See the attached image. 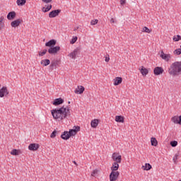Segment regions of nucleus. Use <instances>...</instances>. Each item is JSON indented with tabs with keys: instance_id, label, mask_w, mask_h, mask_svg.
I'll return each instance as SVG.
<instances>
[{
	"instance_id": "nucleus-1",
	"label": "nucleus",
	"mask_w": 181,
	"mask_h": 181,
	"mask_svg": "<svg viewBox=\"0 0 181 181\" xmlns=\"http://www.w3.org/2000/svg\"><path fill=\"white\" fill-rule=\"evenodd\" d=\"M51 112L54 119H57V121H62L67 118L68 115H70V108L62 107L59 109L52 110Z\"/></svg>"
},
{
	"instance_id": "nucleus-2",
	"label": "nucleus",
	"mask_w": 181,
	"mask_h": 181,
	"mask_svg": "<svg viewBox=\"0 0 181 181\" xmlns=\"http://www.w3.org/2000/svg\"><path fill=\"white\" fill-rule=\"evenodd\" d=\"M170 76H179L181 74V62L173 63L168 70Z\"/></svg>"
},
{
	"instance_id": "nucleus-3",
	"label": "nucleus",
	"mask_w": 181,
	"mask_h": 181,
	"mask_svg": "<svg viewBox=\"0 0 181 181\" xmlns=\"http://www.w3.org/2000/svg\"><path fill=\"white\" fill-rule=\"evenodd\" d=\"M80 131V127L75 126L74 129H70L69 132H64L61 135V138L64 141H67L70 138V136H74L76 134Z\"/></svg>"
},
{
	"instance_id": "nucleus-4",
	"label": "nucleus",
	"mask_w": 181,
	"mask_h": 181,
	"mask_svg": "<svg viewBox=\"0 0 181 181\" xmlns=\"http://www.w3.org/2000/svg\"><path fill=\"white\" fill-rule=\"evenodd\" d=\"M9 95V90L6 86H3L0 89V98H4V97H8Z\"/></svg>"
},
{
	"instance_id": "nucleus-5",
	"label": "nucleus",
	"mask_w": 181,
	"mask_h": 181,
	"mask_svg": "<svg viewBox=\"0 0 181 181\" xmlns=\"http://www.w3.org/2000/svg\"><path fill=\"white\" fill-rule=\"evenodd\" d=\"M112 158L115 163H121V161L122 160V156L118 153H114L112 156Z\"/></svg>"
},
{
	"instance_id": "nucleus-6",
	"label": "nucleus",
	"mask_w": 181,
	"mask_h": 181,
	"mask_svg": "<svg viewBox=\"0 0 181 181\" xmlns=\"http://www.w3.org/2000/svg\"><path fill=\"white\" fill-rule=\"evenodd\" d=\"M118 176H119V172L118 171H112L110 175V180L115 181L118 179Z\"/></svg>"
},
{
	"instance_id": "nucleus-7",
	"label": "nucleus",
	"mask_w": 181,
	"mask_h": 181,
	"mask_svg": "<svg viewBox=\"0 0 181 181\" xmlns=\"http://www.w3.org/2000/svg\"><path fill=\"white\" fill-rule=\"evenodd\" d=\"M59 50H60V47L59 46L51 47L48 49V53H49V54H56V53H57V52H59Z\"/></svg>"
},
{
	"instance_id": "nucleus-8",
	"label": "nucleus",
	"mask_w": 181,
	"mask_h": 181,
	"mask_svg": "<svg viewBox=\"0 0 181 181\" xmlns=\"http://www.w3.org/2000/svg\"><path fill=\"white\" fill-rule=\"evenodd\" d=\"M62 12V10L60 9H57V10H53L49 13V18H56V16H59V14Z\"/></svg>"
},
{
	"instance_id": "nucleus-9",
	"label": "nucleus",
	"mask_w": 181,
	"mask_h": 181,
	"mask_svg": "<svg viewBox=\"0 0 181 181\" xmlns=\"http://www.w3.org/2000/svg\"><path fill=\"white\" fill-rule=\"evenodd\" d=\"M160 57H161V59H163L165 62H169L171 59L170 54H165L163 53V51L161 52Z\"/></svg>"
},
{
	"instance_id": "nucleus-10",
	"label": "nucleus",
	"mask_w": 181,
	"mask_h": 181,
	"mask_svg": "<svg viewBox=\"0 0 181 181\" xmlns=\"http://www.w3.org/2000/svg\"><path fill=\"white\" fill-rule=\"evenodd\" d=\"M163 71H164L163 68L160 66H156L153 70V73L155 76H159L162 74Z\"/></svg>"
},
{
	"instance_id": "nucleus-11",
	"label": "nucleus",
	"mask_w": 181,
	"mask_h": 181,
	"mask_svg": "<svg viewBox=\"0 0 181 181\" xmlns=\"http://www.w3.org/2000/svg\"><path fill=\"white\" fill-rule=\"evenodd\" d=\"M78 54H80V51L78 50V49H75L72 52L69 54V57L75 59L76 57L78 56Z\"/></svg>"
},
{
	"instance_id": "nucleus-12",
	"label": "nucleus",
	"mask_w": 181,
	"mask_h": 181,
	"mask_svg": "<svg viewBox=\"0 0 181 181\" xmlns=\"http://www.w3.org/2000/svg\"><path fill=\"white\" fill-rule=\"evenodd\" d=\"M171 121L174 122V124H179L181 125V115L180 117L174 116L172 117Z\"/></svg>"
},
{
	"instance_id": "nucleus-13",
	"label": "nucleus",
	"mask_w": 181,
	"mask_h": 181,
	"mask_svg": "<svg viewBox=\"0 0 181 181\" xmlns=\"http://www.w3.org/2000/svg\"><path fill=\"white\" fill-rule=\"evenodd\" d=\"M29 151H37L39 149V144H30L28 146Z\"/></svg>"
},
{
	"instance_id": "nucleus-14",
	"label": "nucleus",
	"mask_w": 181,
	"mask_h": 181,
	"mask_svg": "<svg viewBox=\"0 0 181 181\" xmlns=\"http://www.w3.org/2000/svg\"><path fill=\"white\" fill-rule=\"evenodd\" d=\"M84 90H85L84 86H80L75 89L74 93L76 94H83V93H84Z\"/></svg>"
},
{
	"instance_id": "nucleus-15",
	"label": "nucleus",
	"mask_w": 181,
	"mask_h": 181,
	"mask_svg": "<svg viewBox=\"0 0 181 181\" xmlns=\"http://www.w3.org/2000/svg\"><path fill=\"white\" fill-rule=\"evenodd\" d=\"M21 23L22 21H21V19H17L16 21H12L11 23V25L12 28H18V26H19V25H21Z\"/></svg>"
},
{
	"instance_id": "nucleus-16",
	"label": "nucleus",
	"mask_w": 181,
	"mask_h": 181,
	"mask_svg": "<svg viewBox=\"0 0 181 181\" xmlns=\"http://www.w3.org/2000/svg\"><path fill=\"white\" fill-rule=\"evenodd\" d=\"M56 45V40H51L45 43V46L47 47H53Z\"/></svg>"
},
{
	"instance_id": "nucleus-17",
	"label": "nucleus",
	"mask_w": 181,
	"mask_h": 181,
	"mask_svg": "<svg viewBox=\"0 0 181 181\" xmlns=\"http://www.w3.org/2000/svg\"><path fill=\"white\" fill-rule=\"evenodd\" d=\"M16 16V13H15V11H11L8 13L7 19H8V21H12V19H15Z\"/></svg>"
},
{
	"instance_id": "nucleus-18",
	"label": "nucleus",
	"mask_w": 181,
	"mask_h": 181,
	"mask_svg": "<svg viewBox=\"0 0 181 181\" xmlns=\"http://www.w3.org/2000/svg\"><path fill=\"white\" fill-rule=\"evenodd\" d=\"M63 103H64V100L62 98H59L54 100V101L53 102V105H60V104H63Z\"/></svg>"
},
{
	"instance_id": "nucleus-19",
	"label": "nucleus",
	"mask_w": 181,
	"mask_h": 181,
	"mask_svg": "<svg viewBox=\"0 0 181 181\" xmlns=\"http://www.w3.org/2000/svg\"><path fill=\"white\" fill-rule=\"evenodd\" d=\"M122 83V78L121 77H116L114 79V86H119Z\"/></svg>"
},
{
	"instance_id": "nucleus-20",
	"label": "nucleus",
	"mask_w": 181,
	"mask_h": 181,
	"mask_svg": "<svg viewBox=\"0 0 181 181\" xmlns=\"http://www.w3.org/2000/svg\"><path fill=\"white\" fill-rule=\"evenodd\" d=\"M118 163H113L112 166L111 167L112 172H117V170L119 168V165Z\"/></svg>"
},
{
	"instance_id": "nucleus-21",
	"label": "nucleus",
	"mask_w": 181,
	"mask_h": 181,
	"mask_svg": "<svg viewBox=\"0 0 181 181\" xmlns=\"http://www.w3.org/2000/svg\"><path fill=\"white\" fill-rule=\"evenodd\" d=\"M98 122H99V120L97 119L92 120L90 122V125L92 128H97V127H98Z\"/></svg>"
},
{
	"instance_id": "nucleus-22",
	"label": "nucleus",
	"mask_w": 181,
	"mask_h": 181,
	"mask_svg": "<svg viewBox=\"0 0 181 181\" xmlns=\"http://www.w3.org/2000/svg\"><path fill=\"white\" fill-rule=\"evenodd\" d=\"M40 64L43 66L44 67H46V66H49L50 64V60L49 59H42L40 62Z\"/></svg>"
},
{
	"instance_id": "nucleus-23",
	"label": "nucleus",
	"mask_w": 181,
	"mask_h": 181,
	"mask_svg": "<svg viewBox=\"0 0 181 181\" xmlns=\"http://www.w3.org/2000/svg\"><path fill=\"white\" fill-rule=\"evenodd\" d=\"M140 73L142 74V76H146L148 73H149V71H148L146 68L141 66V69H140Z\"/></svg>"
},
{
	"instance_id": "nucleus-24",
	"label": "nucleus",
	"mask_w": 181,
	"mask_h": 181,
	"mask_svg": "<svg viewBox=\"0 0 181 181\" xmlns=\"http://www.w3.org/2000/svg\"><path fill=\"white\" fill-rule=\"evenodd\" d=\"M151 142L152 146H157V145H158V140H156V138L152 137L151 139Z\"/></svg>"
},
{
	"instance_id": "nucleus-25",
	"label": "nucleus",
	"mask_w": 181,
	"mask_h": 181,
	"mask_svg": "<svg viewBox=\"0 0 181 181\" xmlns=\"http://www.w3.org/2000/svg\"><path fill=\"white\" fill-rule=\"evenodd\" d=\"M16 4L18 6H23L26 4V0H17Z\"/></svg>"
},
{
	"instance_id": "nucleus-26",
	"label": "nucleus",
	"mask_w": 181,
	"mask_h": 181,
	"mask_svg": "<svg viewBox=\"0 0 181 181\" xmlns=\"http://www.w3.org/2000/svg\"><path fill=\"white\" fill-rule=\"evenodd\" d=\"M116 122H124V117L122 116H116L115 117Z\"/></svg>"
},
{
	"instance_id": "nucleus-27",
	"label": "nucleus",
	"mask_w": 181,
	"mask_h": 181,
	"mask_svg": "<svg viewBox=\"0 0 181 181\" xmlns=\"http://www.w3.org/2000/svg\"><path fill=\"white\" fill-rule=\"evenodd\" d=\"M57 66V62H52L49 66V69L51 70H54V69H56V66Z\"/></svg>"
},
{
	"instance_id": "nucleus-28",
	"label": "nucleus",
	"mask_w": 181,
	"mask_h": 181,
	"mask_svg": "<svg viewBox=\"0 0 181 181\" xmlns=\"http://www.w3.org/2000/svg\"><path fill=\"white\" fill-rule=\"evenodd\" d=\"M144 170H151L152 169V165L149 163H146L145 166H143Z\"/></svg>"
},
{
	"instance_id": "nucleus-29",
	"label": "nucleus",
	"mask_w": 181,
	"mask_h": 181,
	"mask_svg": "<svg viewBox=\"0 0 181 181\" xmlns=\"http://www.w3.org/2000/svg\"><path fill=\"white\" fill-rule=\"evenodd\" d=\"M52 9V5L50 4L49 6H47V7H43L42 8V12H49Z\"/></svg>"
},
{
	"instance_id": "nucleus-30",
	"label": "nucleus",
	"mask_w": 181,
	"mask_h": 181,
	"mask_svg": "<svg viewBox=\"0 0 181 181\" xmlns=\"http://www.w3.org/2000/svg\"><path fill=\"white\" fill-rule=\"evenodd\" d=\"M11 155L16 156L17 155H19V151H18L17 149H13L11 152Z\"/></svg>"
},
{
	"instance_id": "nucleus-31",
	"label": "nucleus",
	"mask_w": 181,
	"mask_h": 181,
	"mask_svg": "<svg viewBox=\"0 0 181 181\" xmlns=\"http://www.w3.org/2000/svg\"><path fill=\"white\" fill-rule=\"evenodd\" d=\"M179 158V153H175V155L174 156L173 160L174 162V163H177V158Z\"/></svg>"
},
{
	"instance_id": "nucleus-32",
	"label": "nucleus",
	"mask_w": 181,
	"mask_h": 181,
	"mask_svg": "<svg viewBox=\"0 0 181 181\" xmlns=\"http://www.w3.org/2000/svg\"><path fill=\"white\" fill-rule=\"evenodd\" d=\"M173 40H174V42H179V40H181V36L179 35H175L173 37Z\"/></svg>"
},
{
	"instance_id": "nucleus-33",
	"label": "nucleus",
	"mask_w": 181,
	"mask_h": 181,
	"mask_svg": "<svg viewBox=\"0 0 181 181\" xmlns=\"http://www.w3.org/2000/svg\"><path fill=\"white\" fill-rule=\"evenodd\" d=\"M142 32H145L146 33H151V32H152V30H151L149 28H148V27H144Z\"/></svg>"
},
{
	"instance_id": "nucleus-34",
	"label": "nucleus",
	"mask_w": 181,
	"mask_h": 181,
	"mask_svg": "<svg viewBox=\"0 0 181 181\" xmlns=\"http://www.w3.org/2000/svg\"><path fill=\"white\" fill-rule=\"evenodd\" d=\"M98 175V170L97 169L93 170L91 173V176H93V177H95V176H97Z\"/></svg>"
},
{
	"instance_id": "nucleus-35",
	"label": "nucleus",
	"mask_w": 181,
	"mask_h": 181,
	"mask_svg": "<svg viewBox=\"0 0 181 181\" xmlns=\"http://www.w3.org/2000/svg\"><path fill=\"white\" fill-rule=\"evenodd\" d=\"M174 54H177V56H179L180 54H181V47L175 49L174 51Z\"/></svg>"
},
{
	"instance_id": "nucleus-36",
	"label": "nucleus",
	"mask_w": 181,
	"mask_h": 181,
	"mask_svg": "<svg viewBox=\"0 0 181 181\" xmlns=\"http://www.w3.org/2000/svg\"><path fill=\"white\" fill-rule=\"evenodd\" d=\"M170 144L173 148H175V146H177V141H172Z\"/></svg>"
},
{
	"instance_id": "nucleus-37",
	"label": "nucleus",
	"mask_w": 181,
	"mask_h": 181,
	"mask_svg": "<svg viewBox=\"0 0 181 181\" xmlns=\"http://www.w3.org/2000/svg\"><path fill=\"white\" fill-rule=\"evenodd\" d=\"M46 53H47V49H44L42 52H39V56L40 57L45 56Z\"/></svg>"
},
{
	"instance_id": "nucleus-38",
	"label": "nucleus",
	"mask_w": 181,
	"mask_h": 181,
	"mask_svg": "<svg viewBox=\"0 0 181 181\" xmlns=\"http://www.w3.org/2000/svg\"><path fill=\"white\" fill-rule=\"evenodd\" d=\"M77 42V37H73V38L71 39L70 43L71 45H74V43Z\"/></svg>"
},
{
	"instance_id": "nucleus-39",
	"label": "nucleus",
	"mask_w": 181,
	"mask_h": 181,
	"mask_svg": "<svg viewBox=\"0 0 181 181\" xmlns=\"http://www.w3.org/2000/svg\"><path fill=\"white\" fill-rule=\"evenodd\" d=\"M56 134H57V132L56 130L52 132V133L50 135V138H56Z\"/></svg>"
},
{
	"instance_id": "nucleus-40",
	"label": "nucleus",
	"mask_w": 181,
	"mask_h": 181,
	"mask_svg": "<svg viewBox=\"0 0 181 181\" xmlns=\"http://www.w3.org/2000/svg\"><path fill=\"white\" fill-rule=\"evenodd\" d=\"M98 23V20H92L90 22V25H97Z\"/></svg>"
},
{
	"instance_id": "nucleus-41",
	"label": "nucleus",
	"mask_w": 181,
	"mask_h": 181,
	"mask_svg": "<svg viewBox=\"0 0 181 181\" xmlns=\"http://www.w3.org/2000/svg\"><path fill=\"white\" fill-rule=\"evenodd\" d=\"M5 28V23H0V30H2Z\"/></svg>"
},
{
	"instance_id": "nucleus-42",
	"label": "nucleus",
	"mask_w": 181,
	"mask_h": 181,
	"mask_svg": "<svg viewBox=\"0 0 181 181\" xmlns=\"http://www.w3.org/2000/svg\"><path fill=\"white\" fill-rule=\"evenodd\" d=\"M5 18L4 16L0 17V23H3Z\"/></svg>"
},
{
	"instance_id": "nucleus-43",
	"label": "nucleus",
	"mask_w": 181,
	"mask_h": 181,
	"mask_svg": "<svg viewBox=\"0 0 181 181\" xmlns=\"http://www.w3.org/2000/svg\"><path fill=\"white\" fill-rule=\"evenodd\" d=\"M42 2H45V4H49L52 2V0H42Z\"/></svg>"
},
{
	"instance_id": "nucleus-44",
	"label": "nucleus",
	"mask_w": 181,
	"mask_h": 181,
	"mask_svg": "<svg viewBox=\"0 0 181 181\" xmlns=\"http://www.w3.org/2000/svg\"><path fill=\"white\" fill-rule=\"evenodd\" d=\"M126 1L125 0H120L121 5H125Z\"/></svg>"
},
{
	"instance_id": "nucleus-45",
	"label": "nucleus",
	"mask_w": 181,
	"mask_h": 181,
	"mask_svg": "<svg viewBox=\"0 0 181 181\" xmlns=\"http://www.w3.org/2000/svg\"><path fill=\"white\" fill-rule=\"evenodd\" d=\"M105 61L108 63V62H110V57H106L105 59Z\"/></svg>"
},
{
	"instance_id": "nucleus-46",
	"label": "nucleus",
	"mask_w": 181,
	"mask_h": 181,
	"mask_svg": "<svg viewBox=\"0 0 181 181\" xmlns=\"http://www.w3.org/2000/svg\"><path fill=\"white\" fill-rule=\"evenodd\" d=\"M110 23H115V20L114 18H111Z\"/></svg>"
},
{
	"instance_id": "nucleus-47",
	"label": "nucleus",
	"mask_w": 181,
	"mask_h": 181,
	"mask_svg": "<svg viewBox=\"0 0 181 181\" xmlns=\"http://www.w3.org/2000/svg\"><path fill=\"white\" fill-rule=\"evenodd\" d=\"M75 165H77V163L76 161H73Z\"/></svg>"
},
{
	"instance_id": "nucleus-48",
	"label": "nucleus",
	"mask_w": 181,
	"mask_h": 181,
	"mask_svg": "<svg viewBox=\"0 0 181 181\" xmlns=\"http://www.w3.org/2000/svg\"><path fill=\"white\" fill-rule=\"evenodd\" d=\"M66 135L65 134V135H64V137H66Z\"/></svg>"
},
{
	"instance_id": "nucleus-49",
	"label": "nucleus",
	"mask_w": 181,
	"mask_h": 181,
	"mask_svg": "<svg viewBox=\"0 0 181 181\" xmlns=\"http://www.w3.org/2000/svg\"><path fill=\"white\" fill-rule=\"evenodd\" d=\"M68 103L70 104V101H69Z\"/></svg>"
},
{
	"instance_id": "nucleus-50",
	"label": "nucleus",
	"mask_w": 181,
	"mask_h": 181,
	"mask_svg": "<svg viewBox=\"0 0 181 181\" xmlns=\"http://www.w3.org/2000/svg\"><path fill=\"white\" fill-rule=\"evenodd\" d=\"M0 88H1V84H0Z\"/></svg>"
}]
</instances>
